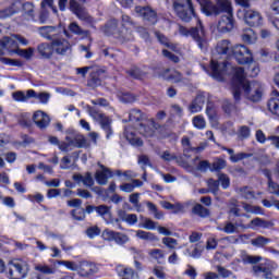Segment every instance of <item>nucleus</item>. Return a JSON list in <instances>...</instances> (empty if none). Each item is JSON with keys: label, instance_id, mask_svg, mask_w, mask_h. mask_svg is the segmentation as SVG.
Masks as SVG:
<instances>
[{"label": "nucleus", "instance_id": "5", "mask_svg": "<svg viewBox=\"0 0 279 279\" xmlns=\"http://www.w3.org/2000/svg\"><path fill=\"white\" fill-rule=\"evenodd\" d=\"M29 274V264L22 259H14L9 263V277L11 279H23Z\"/></svg>", "mask_w": 279, "mask_h": 279}, {"label": "nucleus", "instance_id": "43", "mask_svg": "<svg viewBox=\"0 0 279 279\" xmlns=\"http://www.w3.org/2000/svg\"><path fill=\"white\" fill-rule=\"evenodd\" d=\"M113 241L117 243V245H125V243L130 242V236H128L125 233L116 231Z\"/></svg>", "mask_w": 279, "mask_h": 279}, {"label": "nucleus", "instance_id": "35", "mask_svg": "<svg viewBox=\"0 0 279 279\" xmlns=\"http://www.w3.org/2000/svg\"><path fill=\"white\" fill-rule=\"evenodd\" d=\"M192 213L194 215H197L198 217H209L210 216V210H208V208L204 207V205L202 204H196L193 209Z\"/></svg>", "mask_w": 279, "mask_h": 279}, {"label": "nucleus", "instance_id": "16", "mask_svg": "<svg viewBox=\"0 0 279 279\" xmlns=\"http://www.w3.org/2000/svg\"><path fill=\"white\" fill-rule=\"evenodd\" d=\"M77 270L81 276L88 278V276H93V274H97L99 271V268H97V265L89 262H82L77 266Z\"/></svg>", "mask_w": 279, "mask_h": 279}, {"label": "nucleus", "instance_id": "37", "mask_svg": "<svg viewBox=\"0 0 279 279\" xmlns=\"http://www.w3.org/2000/svg\"><path fill=\"white\" fill-rule=\"evenodd\" d=\"M34 48H28V49H16L15 53L16 56H20V58H24V60H32L34 58Z\"/></svg>", "mask_w": 279, "mask_h": 279}, {"label": "nucleus", "instance_id": "4", "mask_svg": "<svg viewBox=\"0 0 279 279\" xmlns=\"http://www.w3.org/2000/svg\"><path fill=\"white\" fill-rule=\"evenodd\" d=\"M87 112L89 117L94 119V121H98L101 130L106 132L107 138H110L112 134V120L109 117L105 116L101 111L95 109V107H87Z\"/></svg>", "mask_w": 279, "mask_h": 279}, {"label": "nucleus", "instance_id": "11", "mask_svg": "<svg viewBox=\"0 0 279 279\" xmlns=\"http://www.w3.org/2000/svg\"><path fill=\"white\" fill-rule=\"evenodd\" d=\"M135 12L136 14H140L144 21H148V23H151L153 25H155V23L158 21L156 11L150 7H135Z\"/></svg>", "mask_w": 279, "mask_h": 279}, {"label": "nucleus", "instance_id": "9", "mask_svg": "<svg viewBox=\"0 0 279 279\" xmlns=\"http://www.w3.org/2000/svg\"><path fill=\"white\" fill-rule=\"evenodd\" d=\"M51 48L58 56H66L71 51V43L64 38H54L51 41Z\"/></svg>", "mask_w": 279, "mask_h": 279}, {"label": "nucleus", "instance_id": "60", "mask_svg": "<svg viewBox=\"0 0 279 279\" xmlns=\"http://www.w3.org/2000/svg\"><path fill=\"white\" fill-rule=\"evenodd\" d=\"M218 180L220 181V184L222 189H229L230 187V178L225 173L218 174Z\"/></svg>", "mask_w": 279, "mask_h": 279}, {"label": "nucleus", "instance_id": "17", "mask_svg": "<svg viewBox=\"0 0 279 279\" xmlns=\"http://www.w3.org/2000/svg\"><path fill=\"white\" fill-rule=\"evenodd\" d=\"M38 33L43 38H46V40H56V36L60 34V31L56 26H41L38 28Z\"/></svg>", "mask_w": 279, "mask_h": 279}, {"label": "nucleus", "instance_id": "12", "mask_svg": "<svg viewBox=\"0 0 279 279\" xmlns=\"http://www.w3.org/2000/svg\"><path fill=\"white\" fill-rule=\"evenodd\" d=\"M244 21L251 27H258L263 23V16L258 11L252 9L244 10Z\"/></svg>", "mask_w": 279, "mask_h": 279}, {"label": "nucleus", "instance_id": "30", "mask_svg": "<svg viewBox=\"0 0 279 279\" xmlns=\"http://www.w3.org/2000/svg\"><path fill=\"white\" fill-rule=\"evenodd\" d=\"M258 39V36L252 28H245L242 34V40L243 43H246V45H254L256 40Z\"/></svg>", "mask_w": 279, "mask_h": 279}, {"label": "nucleus", "instance_id": "25", "mask_svg": "<svg viewBox=\"0 0 279 279\" xmlns=\"http://www.w3.org/2000/svg\"><path fill=\"white\" fill-rule=\"evenodd\" d=\"M116 271L118 274V276L122 279H134V278H138V275H136L134 272V270H132L131 268H128L123 265H118L116 266Z\"/></svg>", "mask_w": 279, "mask_h": 279}, {"label": "nucleus", "instance_id": "8", "mask_svg": "<svg viewBox=\"0 0 279 279\" xmlns=\"http://www.w3.org/2000/svg\"><path fill=\"white\" fill-rule=\"evenodd\" d=\"M86 3V0H70V10L80 19V21H86V23H93V17L86 11V8L82 5Z\"/></svg>", "mask_w": 279, "mask_h": 279}, {"label": "nucleus", "instance_id": "64", "mask_svg": "<svg viewBox=\"0 0 279 279\" xmlns=\"http://www.w3.org/2000/svg\"><path fill=\"white\" fill-rule=\"evenodd\" d=\"M269 193L279 197V184L272 181H268Z\"/></svg>", "mask_w": 279, "mask_h": 279}, {"label": "nucleus", "instance_id": "33", "mask_svg": "<svg viewBox=\"0 0 279 279\" xmlns=\"http://www.w3.org/2000/svg\"><path fill=\"white\" fill-rule=\"evenodd\" d=\"M269 243H271V239L263 235H258L255 239L251 240V244L254 247H265L266 245H269Z\"/></svg>", "mask_w": 279, "mask_h": 279}, {"label": "nucleus", "instance_id": "53", "mask_svg": "<svg viewBox=\"0 0 279 279\" xmlns=\"http://www.w3.org/2000/svg\"><path fill=\"white\" fill-rule=\"evenodd\" d=\"M21 8H23V11L25 12V14H27V16H29L31 19H34V3L32 2L21 3Z\"/></svg>", "mask_w": 279, "mask_h": 279}, {"label": "nucleus", "instance_id": "20", "mask_svg": "<svg viewBox=\"0 0 279 279\" xmlns=\"http://www.w3.org/2000/svg\"><path fill=\"white\" fill-rule=\"evenodd\" d=\"M0 47H2V49H7L9 53H16V49H19V44L14 39V35H11L10 37H3L0 40Z\"/></svg>", "mask_w": 279, "mask_h": 279}, {"label": "nucleus", "instance_id": "19", "mask_svg": "<svg viewBox=\"0 0 279 279\" xmlns=\"http://www.w3.org/2000/svg\"><path fill=\"white\" fill-rule=\"evenodd\" d=\"M101 75H104V70L99 69L98 66H94L92 69L88 86L92 88H97V86H101Z\"/></svg>", "mask_w": 279, "mask_h": 279}, {"label": "nucleus", "instance_id": "59", "mask_svg": "<svg viewBox=\"0 0 279 279\" xmlns=\"http://www.w3.org/2000/svg\"><path fill=\"white\" fill-rule=\"evenodd\" d=\"M216 269L220 278H230L231 276H233L232 270H228L226 267L216 266Z\"/></svg>", "mask_w": 279, "mask_h": 279}, {"label": "nucleus", "instance_id": "24", "mask_svg": "<svg viewBox=\"0 0 279 279\" xmlns=\"http://www.w3.org/2000/svg\"><path fill=\"white\" fill-rule=\"evenodd\" d=\"M124 136L131 145H136L137 147L143 146V141L138 136H136V131L134 129L130 126L125 128Z\"/></svg>", "mask_w": 279, "mask_h": 279}, {"label": "nucleus", "instance_id": "63", "mask_svg": "<svg viewBox=\"0 0 279 279\" xmlns=\"http://www.w3.org/2000/svg\"><path fill=\"white\" fill-rule=\"evenodd\" d=\"M158 226V222H154V220L145 218L144 223H143V228L145 230H156Z\"/></svg>", "mask_w": 279, "mask_h": 279}, {"label": "nucleus", "instance_id": "1", "mask_svg": "<svg viewBox=\"0 0 279 279\" xmlns=\"http://www.w3.org/2000/svg\"><path fill=\"white\" fill-rule=\"evenodd\" d=\"M232 93L235 101H241V93H244L248 101L257 104L263 99L265 88L258 81L248 82L245 80V70L243 68H232Z\"/></svg>", "mask_w": 279, "mask_h": 279}, {"label": "nucleus", "instance_id": "42", "mask_svg": "<svg viewBox=\"0 0 279 279\" xmlns=\"http://www.w3.org/2000/svg\"><path fill=\"white\" fill-rule=\"evenodd\" d=\"M192 123L196 130H206V120L204 119V116L194 117Z\"/></svg>", "mask_w": 279, "mask_h": 279}, {"label": "nucleus", "instance_id": "46", "mask_svg": "<svg viewBox=\"0 0 279 279\" xmlns=\"http://www.w3.org/2000/svg\"><path fill=\"white\" fill-rule=\"evenodd\" d=\"M95 211L102 217L104 219H106V217H110V207H108L107 205H99L95 207Z\"/></svg>", "mask_w": 279, "mask_h": 279}, {"label": "nucleus", "instance_id": "61", "mask_svg": "<svg viewBox=\"0 0 279 279\" xmlns=\"http://www.w3.org/2000/svg\"><path fill=\"white\" fill-rule=\"evenodd\" d=\"M120 43H130V40H134V35H132V32H129L128 29L121 35H119Z\"/></svg>", "mask_w": 279, "mask_h": 279}, {"label": "nucleus", "instance_id": "36", "mask_svg": "<svg viewBox=\"0 0 279 279\" xmlns=\"http://www.w3.org/2000/svg\"><path fill=\"white\" fill-rule=\"evenodd\" d=\"M268 110L272 114H276V117H279V96H276L268 101Z\"/></svg>", "mask_w": 279, "mask_h": 279}, {"label": "nucleus", "instance_id": "15", "mask_svg": "<svg viewBox=\"0 0 279 279\" xmlns=\"http://www.w3.org/2000/svg\"><path fill=\"white\" fill-rule=\"evenodd\" d=\"M101 170H97L95 173V180L97 184L100 186H106L108 184V180L112 178V171L110 169L106 168V166L98 163Z\"/></svg>", "mask_w": 279, "mask_h": 279}, {"label": "nucleus", "instance_id": "32", "mask_svg": "<svg viewBox=\"0 0 279 279\" xmlns=\"http://www.w3.org/2000/svg\"><path fill=\"white\" fill-rule=\"evenodd\" d=\"M35 271H39V274H43V276H52L56 274V268L47 264H37L35 265Z\"/></svg>", "mask_w": 279, "mask_h": 279}, {"label": "nucleus", "instance_id": "47", "mask_svg": "<svg viewBox=\"0 0 279 279\" xmlns=\"http://www.w3.org/2000/svg\"><path fill=\"white\" fill-rule=\"evenodd\" d=\"M206 114L211 123H217V110L215 107H213V105H207Z\"/></svg>", "mask_w": 279, "mask_h": 279}, {"label": "nucleus", "instance_id": "28", "mask_svg": "<svg viewBox=\"0 0 279 279\" xmlns=\"http://www.w3.org/2000/svg\"><path fill=\"white\" fill-rule=\"evenodd\" d=\"M14 101H27V99H32L36 97V92L34 89H28L25 92H15L12 94Z\"/></svg>", "mask_w": 279, "mask_h": 279}, {"label": "nucleus", "instance_id": "29", "mask_svg": "<svg viewBox=\"0 0 279 279\" xmlns=\"http://www.w3.org/2000/svg\"><path fill=\"white\" fill-rule=\"evenodd\" d=\"M37 51L41 58L49 59L53 56L51 44L43 43L37 46Z\"/></svg>", "mask_w": 279, "mask_h": 279}, {"label": "nucleus", "instance_id": "3", "mask_svg": "<svg viewBox=\"0 0 279 279\" xmlns=\"http://www.w3.org/2000/svg\"><path fill=\"white\" fill-rule=\"evenodd\" d=\"M179 27V34L181 36H185L189 38L191 36L193 40L197 44V47L201 49V51H207L208 49V38H206V32L204 31V26L202 25V21L198 20V26L192 27L191 29L178 25Z\"/></svg>", "mask_w": 279, "mask_h": 279}, {"label": "nucleus", "instance_id": "31", "mask_svg": "<svg viewBox=\"0 0 279 279\" xmlns=\"http://www.w3.org/2000/svg\"><path fill=\"white\" fill-rule=\"evenodd\" d=\"M235 192L243 199H254L256 197V194L248 186L238 187Z\"/></svg>", "mask_w": 279, "mask_h": 279}, {"label": "nucleus", "instance_id": "18", "mask_svg": "<svg viewBox=\"0 0 279 279\" xmlns=\"http://www.w3.org/2000/svg\"><path fill=\"white\" fill-rule=\"evenodd\" d=\"M65 141H68L70 145H73V147H77V149H86L87 147H90V143L82 134H76L74 138L66 136Z\"/></svg>", "mask_w": 279, "mask_h": 279}, {"label": "nucleus", "instance_id": "40", "mask_svg": "<svg viewBox=\"0 0 279 279\" xmlns=\"http://www.w3.org/2000/svg\"><path fill=\"white\" fill-rule=\"evenodd\" d=\"M19 123L22 128H31L32 126V114L31 113H21L19 116Z\"/></svg>", "mask_w": 279, "mask_h": 279}, {"label": "nucleus", "instance_id": "22", "mask_svg": "<svg viewBox=\"0 0 279 279\" xmlns=\"http://www.w3.org/2000/svg\"><path fill=\"white\" fill-rule=\"evenodd\" d=\"M238 228H242L243 230H247L251 228V230H254L256 228H267V226H269V223L266 220H263L262 218H255L253 220H251V222L248 225H243V222H239Z\"/></svg>", "mask_w": 279, "mask_h": 279}, {"label": "nucleus", "instance_id": "39", "mask_svg": "<svg viewBox=\"0 0 279 279\" xmlns=\"http://www.w3.org/2000/svg\"><path fill=\"white\" fill-rule=\"evenodd\" d=\"M128 75L133 77V80H143L145 77V72L141 71V69L136 66H132L130 70H126Z\"/></svg>", "mask_w": 279, "mask_h": 279}, {"label": "nucleus", "instance_id": "13", "mask_svg": "<svg viewBox=\"0 0 279 279\" xmlns=\"http://www.w3.org/2000/svg\"><path fill=\"white\" fill-rule=\"evenodd\" d=\"M159 129H160V124L156 123V121H154V119H150L148 121L147 125L140 123L138 128H137L140 134H142L146 138H151V136H154V134H156V130H159Z\"/></svg>", "mask_w": 279, "mask_h": 279}, {"label": "nucleus", "instance_id": "49", "mask_svg": "<svg viewBox=\"0 0 279 279\" xmlns=\"http://www.w3.org/2000/svg\"><path fill=\"white\" fill-rule=\"evenodd\" d=\"M252 153H238L234 156L230 157L231 162H241V160H245L247 158H252Z\"/></svg>", "mask_w": 279, "mask_h": 279}, {"label": "nucleus", "instance_id": "10", "mask_svg": "<svg viewBox=\"0 0 279 279\" xmlns=\"http://www.w3.org/2000/svg\"><path fill=\"white\" fill-rule=\"evenodd\" d=\"M210 69H211V77H214V80H218L220 82V80L223 78V71H228V69H230V63L219 62V61H216L215 59H213Z\"/></svg>", "mask_w": 279, "mask_h": 279}, {"label": "nucleus", "instance_id": "38", "mask_svg": "<svg viewBox=\"0 0 279 279\" xmlns=\"http://www.w3.org/2000/svg\"><path fill=\"white\" fill-rule=\"evenodd\" d=\"M149 256L154 258V260H157V263H162L165 260V251L160 248H154L149 251Z\"/></svg>", "mask_w": 279, "mask_h": 279}, {"label": "nucleus", "instance_id": "54", "mask_svg": "<svg viewBox=\"0 0 279 279\" xmlns=\"http://www.w3.org/2000/svg\"><path fill=\"white\" fill-rule=\"evenodd\" d=\"M162 243L166 245V247H168V250H175V247H178V240L173 238H163Z\"/></svg>", "mask_w": 279, "mask_h": 279}, {"label": "nucleus", "instance_id": "41", "mask_svg": "<svg viewBox=\"0 0 279 279\" xmlns=\"http://www.w3.org/2000/svg\"><path fill=\"white\" fill-rule=\"evenodd\" d=\"M71 216L75 221H84L86 219V210L82 207L73 209Z\"/></svg>", "mask_w": 279, "mask_h": 279}, {"label": "nucleus", "instance_id": "23", "mask_svg": "<svg viewBox=\"0 0 279 279\" xmlns=\"http://www.w3.org/2000/svg\"><path fill=\"white\" fill-rule=\"evenodd\" d=\"M233 48L234 47H232V44L230 43V40L222 39L218 41L216 46V51L219 56H230V53H232Z\"/></svg>", "mask_w": 279, "mask_h": 279}, {"label": "nucleus", "instance_id": "44", "mask_svg": "<svg viewBox=\"0 0 279 279\" xmlns=\"http://www.w3.org/2000/svg\"><path fill=\"white\" fill-rule=\"evenodd\" d=\"M228 162L225 159L217 158L210 168V171H221L222 169H226Z\"/></svg>", "mask_w": 279, "mask_h": 279}, {"label": "nucleus", "instance_id": "7", "mask_svg": "<svg viewBox=\"0 0 279 279\" xmlns=\"http://www.w3.org/2000/svg\"><path fill=\"white\" fill-rule=\"evenodd\" d=\"M232 53L239 64H252L254 62L252 50L245 45H235L232 48Z\"/></svg>", "mask_w": 279, "mask_h": 279}, {"label": "nucleus", "instance_id": "6", "mask_svg": "<svg viewBox=\"0 0 279 279\" xmlns=\"http://www.w3.org/2000/svg\"><path fill=\"white\" fill-rule=\"evenodd\" d=\"M186 4L174 2L173 8L177 15L184 23H191L193 16H195V9L193 8V2L191 0H185Z\"/></svg>", "mask_w": 279, "mask_h": 279}, {"label": "nucleus", "instance_id": "27", "mask_svg": "<svg viewBox=\"0 0 279 279\" xmlns=\"http://www.w3.org/2000/svg\"><path fill=\"white\" fill-rule=\"evenodd\" d=\"M204 104H206V98L202 95L195 97V99L189 106L190 112L195 114V112H202V108H204Z\"/></svg>", "mask_w": 279, "mask_h": 279}, {"label": "nucleus", "instance_id": "26", "mask_svg": "<svg viewBox=\"0 0 279 279\" xmlns=\"http://www.w3.org/2000/svg\"><path fill=\"white\" fill-rule=\"evenodd\" d=\"M128 119L129 120H123V122L128 123V121H131V123H140V121H144L147 117L140 109H131L128 113Z\"/></svg>", "mask_w": 279, "mask_h": 279}, {"label": "nucleus", "instance_id": "52", "mask_svg": "<svg viewBox=\"0 0 279 279\" xmlns=\"http://www.w3.org/2000/svg\"><path fill=\"white\" fill-rule=\"evenodd\" d=\"M135 235L137 236V239H142V241H154V233L151 232L137 230Z\"/></svg>", "mask_w": 279, "mask_h": 279}, {"label": "nucleus", "instance_id": "58", "mask_svg": "<svg viewBox=\"0 0 279 279\" xmlns=\"http://www.w3.org/2000/svg\"><path fill=\"white\" fill-rule=\"evenodd\" d=\"M82 183L88 189H90V186H95V180L93 179V174L90 172H86V174L83 175Z\"/></svg>", "mask_w": 279, "mask_h": 279}, {"label": "nucleus", "instance_id": "55", "mask_svg": "<svg viewBox=\"0 0 279 279\" xmlns=\"http://www.w3.org/2000/svg\"><path fill=\"white\" fill-rule=\"evenodd\" d=\"M207 184L210 193H214V195H217V193H219V181L209 179L207 181Z\"/></svg>", "mask_w": 279, "mask_h": 279}, {"label": "nucleus", "instance_id": "34", "mask_svg": "<svg viewBox=\"0 0 279 279\" xmlns=\"http://www.w3.org/2000/svg\"><path fill=\"white\" fill-rule=\"evenodd\" d=\"M68 29L76 36H88V31H84L77 23L72 22L68 26Z\"/></svg>", "mask_w": 279, "mask_h": 279}, {"label": "nucleus", "instance_id": "50", "mask_svg": "<svg viewBox=\"0 0 279 279\" xmlns=\"http://www.w3.org/2000/svg\"><path fill=\"white\" fill-rule=\"evenodd\" d=\"M258 73H260V69H258V66H256V64H250L246 72H244V80H246L245 78L246 75L248 77H256L258 75Z\"/></svg>", "mask_w": 279, "mask_h": 279}, {"label": "nucleus", "instance_id": "51", "mask_svg": "<svg viewBox=\"0 0 279 279\" xmlns=\"http://www.w3.org/2000/svg\"><path fill=\"white\" fill-rule=\"evenodd\" d=\"M88 239H95V236H99L101 234V229L97 226L88 227L85 231Z\"/></svg>", "mask_w": 279, "mask_h": 279}, {"label": "nucleus", "instance_id": "48", "mask_svg": "<svg viewBox=\"0 0 279 279\" xmlns=\"http://www.w3.org/2000/svg\"><path fill=\"white\" fill-rule=\"evenodd\" d=\"M186 252L191 258H201L202 252H204V247L196 244L192 251L191 248H187Z\"/></svg>", "mask_w": 279, "mask_h": 279}, {"label": "nucleus", "instance_id": "45", "mask_svg": "<svg viewBox=\"0 0 279 279\" xmlns=\"http://www.w3.org/2000/svg\"><path fill=\"white\" fill-rule=\"evenodd\" d=\"M156 38L161 43V45H165V47H168V49H175V45L169 41V38H167L161 33H155Z\"/></svg>", "mask_w": 279, "mask_h": 279}, {"label": "nucleus", "instance_id": "21", "mask_svg": "<svg viewBox=\"0 0 279 279\" xmlns=\"http://www.w3.org/2000/svg\"><path fill=\"white\" fill-rule=\"evenodd\" d=\"M21 12V2H13L9 8L0 9V19H10Z\"/></svg>", "mask_w": 279, "mask_h": 279}, {"label": "nucleus", "instance_id": "14", "mask_svg": "<svg viewBox=\"0 0 279 279\" xmlns=\"http://www.w3.org/2000/svg\"><path fill=\"white\" fill-rule=\"evenodd\" d=\"M33 121L39 130H46L51 123V118H49V114L45 113V111L37 110L33 114Z\"/></svg>", "mask_w": 279, "mask_h": 279}, {"label": "nucleus", "instance_id": "56", "mask_svg": "<svg viewBox=\"0 0 279 279\" xmlns=\"http://www.w3.org/2000/svg\"><path fill=\"white\" fill-rule=\"evenodd\" d=\"M250 134H251L250 126H245V125L240 126L238 131L239 138H241L242 141L245 138H250Z\"/></svg>", "mask_w": 279, "mask_h": 279}, {"label": "nucleus", "instance_id": "62", "mask_svg": "<svg viewBox=\"0 0 279 279\" xmlns=\"http://www.w3.org/2000/svg\"><path fill=\"white\" fill-rule=\"evenodd\" d=\"M116 234H117V231H112L110 229H105L102 231V239L105 241H114Z\"/></svg>", "mask_w": 279, "mask_h": 279}, {"label": "nucleus", "instance_id": "2", "mask_svg": "<svg viewBox=\"0 0 279 279\" xmlns=\"http://www.w3.org/2000/svg\"><path fill=\"white\" fill-rule=\"evenodd\" d=\"M201 5V10L206 16H219L221 12H226L218 22V32L227 34L234 29V15L232 14V4L228 0H217L214 4L210 0H196Z\"/></svg>", "mask_w": 279, "mask_h": 279}, {"label": "nucleus", "instance_id": "57", "mask_svg": "<svg viewBox=\"0 0 279 279\" xmlns=\"http://www.w3.org/2000/svg\"><path fill=\"white\" fill-rule=\"evenodd\" d=\"M161 160H165L166 162H171L172 160H177L178 156L175 155V153H171L169 150H165L161 155H160Z\"/></svg>", "mask_w": 279, "mask_h": 279}]
</instances>
